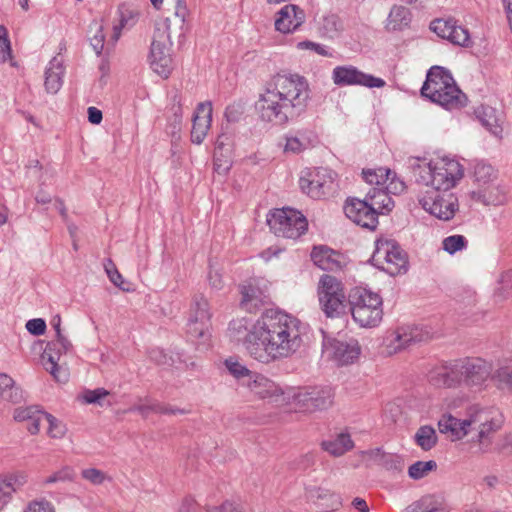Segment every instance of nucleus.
<instances>
[{
	"mask_svg": "<svg viewBox=\"0 0 512 512\" xmlns=\"http://www.w3.org/2000/svg\"><path fill=\"white\" fill-rule=\"evenodd\" d=\"M309 99V85L303 76L278 73L265 84L255 110L261 121L285 126L306 112Z\"/></svg>",
	"mask_w": 512,
	"mask_h": 512,
	"instance_id": "nucleus-1",
	"label": "nucleus"
},
{
	"mask_svg": "<svg viewBox=\"0 0 512 512\" xmlns=\"http://www.w3.org/2000/svg\"><path fill=\"white\" fill-rule=\"evenodd\" d=\"M259 340L251 345L252 358L269 364L296 353L302 345L301 322L278 309H267L255 321Z\"/></svg>",
	"mask_w": 512,
	"mask_h": 512,
	"instance_id": "nucleus-2",
	"label": "nucleus"
},
{
	"mask_svg": "<svg viewBox=\"0 0 512 512\" xmlns=\"http://www.w3.org/2000/svg\"><path fill=\"white\" fill-rule=\"evenodd\" d=\"M502 425L497 410L478 405L470 406L463 418H457L451 413H445L438 421V429L451 441L463 439L471 432H477L472 438L478 443L479 450L485 453L489 450L494 434Z\"/></svg>",
	"mask_w": 512,
	"mask_h": 512,
	"instance_id": "nucleus-3",
	"label": "nucleus"
},
{
	"mask_svg": "<svg viewBox=\"0 0 512 512\" xmlns=\"http://www.w3.org/2000/svg\"><path fill=\"white\" fill-rule=\"evenodd\" d=\"M422 96L448 109L465 106L467 97L457 86L451 73L440 66H433L421 88Z\"/></svg>",
	"mask_w": 512,
	"mask_h": 512,
	"instance_id": "nucleus-4",
	"label": "nucleus"
},
{
	"mask_svg": "<svg viewBox=\"0 0 512 512\" xmlns=\"http://www.w3.org/2000/svg\"><path fill=\"white\" fill-rule=\"evenodd\" d=\"M351 314L364 328L376 327L383 318L382 298L372 291L356 288L350 295Z\"/></svg>",
	"mask_w": 512,
	"mask_h": 512,
	"instance_id": "nucleus-5",
	"label": "nucleus"
},
{
	"mask_svg": "<svg viewBox=\"0 0 512 512\" xmlns=\"http://www.w3.org/2000/svg\"><path fill=\"white\" fill-rule=\"evenodd\" d=\"M371 263L391 276L404 274L408 269L406 253L394 240L389 239L376 241Z\"/></svg>",
	"mask_w": 512,
	"mask_h": 512,
	"instance_id": "nucleus-6",
	"label": "nucleus"
},
{
	"mask_svg": "<svg viewBox=\"0 0 512 512\" xmlns=\"http://www.w3.org/2000/svg\"><path fill=\"white\" fill-rule=\"evenodd\" d=\"M426 189L451 190L464 176L463 165L456 159L443 157L428 163Z\"/></svg>",
	"mask_w": 512,
	"mask_h": 512,
	"instance_id": "nucleus-7",
	"label": "nucleus"
},
{
	"mask_svg": "<svg viewBox=\"0 0 512 512\" xmlns=\"http://www.w3.org/2000/svg\"><path fill=\"white\" fill-rule=\"evenodd\" d=\"M267 224L279 237L297 239L308 228L306 217L292 208L275 209L267 215Z\"/></svg>",
	"mask_w": 512,
	"mask_h": 512,
	"instance_id": "nucleus-8",
	"label": "nucleus"
},
{
	"mask_svg": "<svg viewBox=\"0 0 512 512\" xmlns=\"http://www.w3.org/2000/svg\"><path fill=\"white\" fill-rule=\"evenodd\" d=\"M334 397L335 392L330 386H315L295 391L289 400L295 411L313 413L331 407Z\"/></svg>",
	"mask_w": 512,
	"mask_h": 512,
	"instance_id": "nucleus-9",
	"label": "nucleus"
},
{
	"mask_svg": "<svg viewBox=\"0 0 512 512\" xmlns=\"http://www.w3.org/2000/svg\"><path fill=\"white\" fill-rule=\"evenodd\" d=\"M418 202L426 212L443 221L451 220L459 209L458 198L450 190L425 189Z\"/></svg>",
	"mask_w": 512,
	"mask_h": 512,
	"instance_id": "nucleus-10",
	"label": "nucleus"
},
{
	"mask_svg": "<svg viewBox=\"0 0 512 512\" xmlns=\"http://www.w3.org/2000/svg\"><path fill=\"white\" fill-rule=\"evenodd\" d=\"M170 19L165 20L166 39L163 33H156L151 44L150 65L151 68L160 76L167 78L172 70V58L170 55Z\"/></svg>",
	"mask_w": 512,
	"mask_h": 512,
	"instance_id": "nucleus-11",
	"label": "nucleus"
},
{
	"mask_svg": "<svg viewBox=\"0 0 512 512\" xmlns=\"http://www.w3.org/2000/svg\"><path fill=\"white\" fill-rule=\"evenodd\" d=\"M300 187L304 193L314 199L325 198L335 191V179L333 173L325 168H318L301 177Z\"/></svg>",
	"mask_w": 512,
	"mask_h": 512,
	"instance_id": "nucleus-12",
	"label": "nucleus"
},
{
	"mask_svg": "<svg viewBox=\"0 0 512 512\" xmlns=\"http://www.w3.org/2000/svg\"><path fill=\"white\" fill-rule=\"evenodd\" d=\"M332 80L337 86H364L367 88H382L385 81L382 78L366 74L352 65L336 66L332 71Z\"/></svg>",
	"mask_w": 512,
	"mask_h": 512,
	"instance_id": "nucleus-13",
	"label": "nucleus"
},
{
	"mask_svg": "<svg viewBox=\"0 0 512 512\" xmlns=\"http://www.w3.org/2000/svg\"><path fill=\"white\" fill-rule=\"evenodd\" d=\"M430 337V332L422 327H400L386 338V352L389 355L398 353L412 344L427 341Z\"/></svg>",
	"mask_w": 512,
	"mask_h": 512,
	"instance_id": "nucleus-14",
	"label": "nucleus"
},
{
	"mask_svg": "<svg viewBox=\"0 0 512 512\" xmlns=\"http://www.w3.org/2000/svg\"><path fill=\"white\" fill-rule=\"evenodd\" d=\"M462 384L468 387H481L490 377L491 363L479 357L461 358Z\"/></svg>",
	"mask_w": 512,
	"mask_h": 512,
	"instance_id": "nucleus-15",
	"label": "nucleus"
},
{
	"mask_svg": "<svg viewBox=\"0 0 512 512\" xmlns=\"http://www.w3.org/2000/svg\"><path fill=\"white\" fill-rule=\"evenodd\" d=\"M430 29L439 37L447 39L454 45L462 47L472 45L469 31L465 27L457 25V22L453 19L433 20L430 23Z\"/></svg>",
	"mask_w": 512,
	"mask_h": 512,
	"instance_id": "nucleus-16",
	"label": "nucleus"
},
{
	"mask_svg": "<svg viewBox=\"0 0 512 512\" xmlns=\"http://www.w3.org/2000/svg\"><path fill=\"white\" fill-rule=\"evenodd\" d=\"M344 212L350 220L363 228L374 230L378 225V217L365 199H348Z\"/></svg>",
	"mask_w": 512,
	"mask_h": 512,
	"instance_id": "nucleus-17",
	"label": "nucleus"
},
{
	"mask_svg": "<svg viewBox=\"0 0 512 512\" xmlns=\"http://www.w3.org/2000/svg\"><path fill=\"white\" fill-rule=\"evenodd\" d=\"M344 212L350 220L363 228L374 230L378 225V217L365 199H348Z\"/></svg>",
	"mask_w": 512,
	"mask_h": 512,
	"instance_id": "nucleus-18",
	"label": "nucleus"
},
{
	"mask_svg": "<svg viewBox=\"0 0 512 512\" xmlns=\"http://www.w3.org/2000/svg\"><path fill=\"white\" fill-rule=\"evenodd\" d=\"M323 347L338 365L351 364L360 355V346L356 340L327 339L324 341Z\"/></svg>",
	"mask_w": 512,
	"mask_h": 512,
	"instance_id": "nucleus-19",
	"label": "nucleus"
},
{
	"mask_svg": "<svg viewBox=\"0 0 512 512\" xmlns=\"http://www.w3.org/2000/svg\"><path fill=\"white\" fill-rule=\"evenodd\" d=\"M305 11L295 4H286L275 14V29L283 34L298 30L305 22Z\"/></svg>",
	"mask_w": 512,
	"mask_h": 512,
	"instance_id": "nucleus-20",
	"label": "nucleus"
},
{
	"mask_svg": "<svg viewBox=\"0 0 512 512\" xmlns=\"http://www.w3.org/2000/svg\"><path fill=\"white\" fill-rule=\"evenodd\" d=\"M255 323L250 325L247 318L233 319L228 326L227 335L231 341L242 343L246 352L252 357L251 345L256 344L259 340L258 335L254 333Z\"/></svg>",
	"mask_w": 512,
	"mask_h": 512,
	"instance_id": "nucleus-21",
	"label": "nucleus"
},
{
	"mask_svg": "<svg viewBox=\"0 0 512 512\" xmlns=\"http://www.w3.org/2000/svg\"><path fill=\"white\" fill-rule=\"evenodd\" d=\"M470 197L485 206H500L508 201L506 188L496 181L471 191Z\"/></svg>",
	"mask_w": 512,
	"mask_h": 512,
	"instance_id": "nucleus-22",
	"label": "nucleus"
},
{
	"mask_svg": "<svg viewBox=\"0 0 512 512\" xmlns=\"http://www.w3.org/2000/svg\"><path fill=\"white\" fill-rule=\"evenodd\" d=\"M212 104L211 102H201L198 104L193 116V126L191 131V141L195 144H201L211 126Z\"/></svg>",
	"mask_w": 512,
	"mask_h": 512,
	"instance_id": "nucleus-23",
	"label": "nucleus"
},
{
	"mask_svg": "<svg viewBox=\"0 0 512 512\" xmlns=\"http://www.w3.org/2000/svg\"><path fill=\"white\" fill-rule=\"evenodd\" d=\"M313 263L322 270L340 271L346 265L342 254L326 246H315L311 252Z\"/></svg>",
	"mask_w": 512,
	"mask_h": 512,
	"instance_id": "nucleus-24",
	"label": "nucleus"
},
{
	"mask_svg": "<svg viewBox=\"0 0 512 512\" xmlns=\"http://www.w3.org/2000/svg\"><path fill=\"white\" fill-rule=\"evenodd\" d=\"M51 346V341L47 343L46 348L42 354V361L45 369L57 380L66 381L67 375L64 370L58 365V361L61 355L66 354L71 348L72 344L68 340L67 347H62L61 344H57L54 347Z\"/></svg>",
	"mask_w": 512,
	"mask_h": 512,
	"instance_id": "nucleus-25",
	"label": "nucleus"
},
{
	"mask_svg": "<svg viewBox=\"0 0 512 512\" xmlns=\"http://www.w3.org/2000/svg\"><path fill=\"white\" fill-rule=\"evenodd\" d=\"M481 124L495 137L502 138L504 113L494 107L481 105L475 110Z\"/></svg>",
	"mask_w": 512,
	"mask_h": 512,
	"instance_id": "nucleus-26",
	"label": "nucleus"
},
{
	"mask_svg": "<svg viewBox=\"0 0 512 512\" xmlns=\"http://www.w3.org/2000/svg\"><path fill=\"white\" fill-rule=\"evenodd\" d=\"M367 461L388 471L401 472L404 468V460L401 456L393 453H386L380 448L362 452Z\"/></svg>",
	"mask_w": 512,
	"mask_h": 512,
	"instance_id": "nucleus-27",
	"label": "nucleus"
},
{
	"mask_svg": "<svg viewBox=\"0 0 512 512\" xmlns=\"http://www.w3.org/2000/svg\"><path fill=\"white\" fill-rule=\"evenodd\" d=\"M65 67L63 60L58 56L53 57L45 69L44 86L48 93L56 94L63 84Z\"/></svg>",
	"mask_w": 512,
	"mask_h": 512,
	"instance_id": "nucleus-28",
	"label": "nucleus"
},
{
	"mask_svg": "<svg viewBox=\"0 0 512 512\" xmlns=\"http://www.w3.org/2000/svg\"><path fill=\"white\" fill-rule=\"evenodd\" d=\"M314 134L308 129H301L286 135L284 152L299 154L313 145Z\"/></svg>",
	"mask_w": 512,
	"mask_h": 512,
	"instance_id": "nucleus-29",
	"label": "nucleus"
},
{
	"mask_svg": "<svg viewBox=\"0 0 512 512\" xmlns=\"http://www.w3.org/2000/svg\"><path fill=\"white\" fill-rule=\"evenodd\" d=\"M117 15L119 22L113 26L112 39L116 42L119 40L122 30L131 29L139 19L138 10L132 5L122 3L118 6Z\"/></svg>",
	"mask_w": 512,
	"mask_h": 512,
	"instance_id": "nucleus-30",
	"label": "nucleus"
},
{
	"mask_svg": "<svg viewBox=\"0 0 512 512\" xmlns=\"http://www.w3.org/2000/svg\"><path fill=\"white\" fill-rule=\"evenodd\" d=\"M364 199L377 217L378 214L390 212L394 207V201L384 187L371 188Z\"/></svg>",
	"mask_w": 512,
	"mask_h": 512,
	"instance_id": "nucleus-31",
	"label": "nucleus"
},
{
	"mask_svg": "<svg viewBox=\"0 0 512 512\" xmlns=\"http://www.w3.org/2000/svg\"><path fill=\"white\" fill-rule=\"evenodd\" d=\"M321 448L333 457H340L354 448V441L348 432H340L335 437L322 441Z\"/></svg>",
	"mask_w": 512,
	"mask_h": 512,
	"instance_id": "nucleus-32",
	"label": "nucleus"
},
{
	"mask_svg": "<svg viewBox=\"0 0 512 512\" xmlns=\"http://www.w3.org/2000/svg\"><path fill=\"white\" fill-rule=\"evenodd\" d=\"M44 413L45 411L40 410L38 406H28L16 408L13 416L16 421L29 422L27 429L35 435L40 431V424L43 422V417H40V415Z\"/></svg>",
	"mask_w": 512,
	"mask_h": 512,
	"instance_id": "nucleus-33",
	"label": "nucleus"
},
{
	"mask_svg": "<svg viewBox=\"0 0 512 512\" xmlns=\"http://www.w3.org/2000/svg\"><path fill=\"white\" fill-rule=\"evenodd\" d=\"M345 294L343 284L336 277L328 274L321 276L318 283V298L319 302L333 298L336 296L343 297Z\"/></svg>",
	"mask_w": 512,
	"mask_h": 512,
	"instance_id": "nucleus-34",
	"label": "nucleus"
},
{
	"mask_svg": "<svg viewBox=\"0 0 512 512\" xmlns=\"http://www.w3.org/2000/svg\"><path fill=\"white\" fill-rule=\"evenodd\" d=\"M317 29L321 37L335 39L339 37L344 30V25L338 15L327 14L319 19Z\"/></svg>",
	"mask_w": 512,
	"mask_h": 512,
	"instance_id": "nucleus-35",
	"label": "nucleus"
},
{
	"mask_svg": "<svg viewBox=\"0 0 512 512\" xmlns=\"http://www.w3.org/2000/svg\"><path fill=\"white\" fill-rule=\"evenodd\" d=\"M407 512H447V509L443 497L429 494L412 503Z\"/></svg>",
	"mask_w": 512,
	"mask_h": 512,
	"instance_id": "nucleus-36",
	"label": "nucleus"
},
{
	"mask_svg": "<svg viewBox=\"0 0 512 512\" xmlns=\"http://www.w3.org/2000/svg\"><path fill=\"white\" fill-rule=\"evenodd\" d=\"M240 294V306L250 313L255 312L263 304L261 291L252 285H242Z\"/></svg>",
	"mask_w": 512,
	"mask_h": 512,
	"instance_id": "nucleus-37",
	"label": "nucleus"
},
{
	"mask_svg": "<svg viewBox=\"0 0 512 512\" xmlns=\"http://www.w3.org/2000/svg\"><path fill=\"white\" fill-rule=\"evenodd\" d=\"M210 327L211 322L189 318L186 332L191 339L199 340L201 344H207L211 336Z\"/></svg>",
	"mask_w": 512,
	"mask_h": 512,
	"instance_id": "nucleus-38",
	"label": "nucleus"
},
{
	"mask_svg": "<svg viewBox=\"0 0 512 512\" xmlns=\"http://www.w3.org/2000/svg\"><path fill=\"white\" fill-rule=\"evenodd\" d=\"M0 398L12 403H19L23 399L22 390L15 386L10 376L3 373H0Z\"/></svg>",
	"mask_w": 512,
	"mask_h": 512,
	"instance_id": "nucleus-39",
	"label": "nucleus"
},
{
	"mask_svg": "<svg viewBox=\"0 0 512 512\" xmlns=\"http://www.w3.org/2000/svg\"><path fill=\"white\" fill-rule=\"evenodd\" d=\"M473 177L477 188H480L486 184L495 182L498 178V172L491 164L479 161L474 165Z\"/></svg>",
	"mask_w": 512,
	"mask_h": 512,
	"instance_id": "nucleus-40",
	"label": "nucleus"
},
{
	"mask_svg": "<svg viewBox=\"0 0 512 512\" xmlns=\"http://www.w3.org/2000/svg\"><path fill=\"white\" fill-rule=\"evenodd\" d=\"M319 303L322 311L327 317L336 318L345 313L347 307L346 294H343V297L336 296L333 298H327V300H322Z\"/></svg>",
	"mask_w": 512,
	"mask_h": 512,
	"instance_id": "nucleus-41",
	"label": "nucleus"
},
{
	"mask_svg": "<svg viewBox=\"0 0 512 512\" xmlns=\"http://www.w3.org/2000/svg\"><path fill=\"white\" fill-rule=\"evenodd\" d=\"M212 314L210 312L209 302L202 294H196L193 297L189 318L211 322Z\"/></svg>",
	"mask_w": 512,
	"mask_h": 512,
	"instance_id": "nucleus-42",
	"label": "nucleus"
},
{
	"mask_svg": "<svg viewBox=\"0 0 512 512\" xmlns=\"http://www.w3.org/2000/svg\"><path fill=\"white\" fill-rule=\"evenodd\" d=\"M437 434L432 426H421L414 435L416 444L424 451L431 450L437 443Z\"/></svg>",
	"mask_w": 512,
	"mask_h": 512,
	"instance_id": "nucleus-43",
	"label": "nucleus"
},
{
	"mask_svg": "<svg viewBox=\"0 0 512 512\" xmlns=\"http://www.w3.org/2000/svg\"><path fill=\"white\" fill-rule=\"evenodd\" d=\"M362 175L367 183L375 185V187H384L390 179L392 172L390 169L380 167L377 169H364Z\"/></svg>",
	"mask_w": 512,
	"mask_h": 512,
	"instance_id": "nucleus-44",
	"label": "nucleus"
},
{
	"mask_svg": "<svg viewBox=\"0 0 512 512\" xmlns=\"http://www.w3.org/2000/svg\"><path fill=\"white\" fill-rule=\"evenodd\" d=\"M428 380L431 385L437 388H452L450 385L451 379H449L444 362L436 365L430 370Z\"/></svg>",
	"mask_w": 512,
	"mask_h": 512,
	"instance_id": "nucleus-45",
	"label": "nucleus"
},
{
	"mask_svg": "<svg viewBox=\"0 0 512 512\" xmlns=\"http://www.w3.org/2000/svg\"><path fill=\"white\" fill-rule=\"evenodd\" d=\"M40 417H43V422L45 421L48 423L47 434L51 438L61 439L65 436L67 428L62 421L58 420L52 414L47 412L41 414Z\"/></svg>",
	"mask_w": 512,
	"mask_h": 512,
	"instance_id": "nucleus-46",
	"label": "nucleus"
},
{
	"mask_svg": "<svg viewBox=\"0 0 512 512\" xmlns=\"http://www.w3.org/2000/svg\"><path fill=\"white\" fill-rule=\"evenodd\" d=\"M437 464L433 460L417 461L413 463L408 469V475L415 480L425 477L429 472L435 470Z\"/></svg>",
	"mask_w": 512,
	"mask_h": 512,
	"instance_id": "nucleus-47",
	"label": "nucleus"
},
{
	"mask_svg": "<svg viewBox=\"0 0 512 512\" xmlns=\"http://www.w3.org/2000/svg\"><path fill=\"white\" fill-rule=\"evenodd\" d=\"M467 245V239L463 235L459 234L448 236L442 241L443 250L451 255L466 249Z\"/></svg>",
	"mask_w": 512,
	"mask_h": 512,
	"instance_id": "nucleus-48",
	"label": "nucleus"
},
{
	"mask_svg": "<svg viewBox=\"0 0 512 512\" xmlns=\"http://www.w3.org/2000/svg\"><path fill=\"white\" fill-rule=\"evenodd\" d=\"M408 10L403 6H393L389 13L388 21L392 29H401L408 23Z\"/></svg>",
	"mask_w": 512,
	"mask_h": 512,
	"instance_id": "nucleus-49",
	"label": "nucleus"
},
{
	"mask_svg": "<svg viewBox=\"0 0 512 512\" xmlns=\"http://www.w3.org/2000/svg\"><path fill=\"white\" fill-rule=\"evenodd\" d=\"M461 364V358L444 362L449 379H451L450 385L452 388H457L462 385Z\"/></svg>",
	"mask_w": 512,
	"mask_h": 512,
	"instance_id": "nucleus-50",
	"label": "nucleus"
},
{
	"mask_svg": "<svg viewBox=\"0 0 512 512\" xmlns=\"http://www.w3.org/2000/svg\"><path fill=\"white\" fill-rule=\"evenodd\" d=\"M90 32H94L93 36L90 37V44L97 55L102 53L104 48L105 35L103 32V26L98 22L94 21L90 25Z\"/></svg>",
	"mask_w": 512,
	"mask_h": 512,
	"instance_id": "nucleus-51",
	"label": "nucleus"
},
{
	"mask_svg": "<svg viewBox=\"0 0 512 512\" xmlns=\"http://www.w3.org/2000/svg\"><path fill=\"white\" fill-rule=\"evenodd\" d=\"M76 473L74 469L70 466L62 467L60 470L54 472L52 475L45 478L43 481L44 484H54L57 482H67L73 481L75 479Z\"/></svg>",
	"mask_w": 512,
	"mask_h": 512,
	"instance_id": "nucleus-52",
	"label": "nucleus"
},
{
	"mask_svg": "<svg viewBox=\"0 0 512 512\" xmlns=\"http://www.w3.org/2000/svg\"><path fill=\"white\" fill-rule=\"evenodd\" d=\"M81 476L83 479H85L86 481L93 485H101L106 480H111V478L105 472L97 468L83 469L81 471Z\"/></svg>",
	"mask_w": 512,
	"mask_h": 512,
	"instance_id": "nucleus-53",
	"label": "nucleus"
},
{
	"mask_svg": "<svg viewBox=\"0 0 512 512\" xmlns=\"http://www.w3.org/2000/svg\"><path fill=\"white\" fill-rule=\"evenodd\" d=\"M10 58L11 44L8 37V31L5 26L0 25V63H4Z\"/></svg>",
	"mask_w": 512,
	"mask_h": 512,
	"instance_id": "nucleus-54",
	"label": "nucleus"
},
{
	"mask_svg": "<svg viewBox=\"0 0 512 512\" xmlns=\"http://www.w3.org/2000/svg\"><path fill=\"white\" fill-rule=\"evenodd\" d=\"M109 395V392L104 388H97L95 390H86L82 394V399L87 404L102 405V400Z\"/></svg>",
	"mask_w": 512,
	"mask_h": 512,
	"instance_id": "nucleus-55",
	"label": "nucleus"
},
{
	"mask_svg": "<svg viewBox=\"0 0 512 512\" xmlns=\"http://www.w3.org/2000/svg\"><path fill=\"white\" fill-rule=\"evenodd\" d=\"M225 366L227 370L232 374L235 378L240 379L246 376H251L250 370L242 365L241 363L233 360L232 358L227 359L225 361Z\"/></svg>",
	"mask_w": 512,
	"mask_h": 512,
	"instance_id": "nucleus-56",
	"label": "nucleus"
},
{
	"mask_svg": "<svg viewBox=\"0 0 512 512\" xmlns=\"http://www.w3.org/2000/svg\"><path fill=\"white\" fill-rule=\"evenodd\" d=\"M51 325L56 332V339L51 341V346L54 347L57 344H61L62 347H67L68 339L62 334L61 331V317L59 315H55L51 320Z\"/></svg>",
	"mask_w": 512,
	"mask_h": 512,
	"instance_id": "nucleus-57",
	"label": "nucleus"
},
{
	"mask_svg": "<svg viewBox=\"0 0 512 512\" xmlns=\"http://www.w3.org/2000/svg\"><path fill=\"white\" fill-rule=\"evenodd\" d=\"M149 357L152 361H154L158 365H172L173 364L172 357L169 356L168 354H166L164 352V350L159 349V348L152 349L149 352Z\"/></svg>",
	"mask_w": 512,
	"mask_h": 512,
	"instance_id": "nucleus-58",
	"label": "nucleus"
},
{
	"mask_svg": "<svg viewBox=\"0 0 512 512\" xmlns=\"http://www.w3.org/2000/svg\"><path fill=\"white\" fill-rule=\"evenodd\" d=\"M26 329L32 335L40 336L45 333L46 323L41 318L31 319L27 321Z\"/></svg>",
	"mask_w": 512,
	"mask_h": 512,
	"instance_id": "nucleus-59",
	"label": "nucleus"
},
{
	"mask_svg": "<svg viewBox=\"0 0 512 512\" xmlns=\"http://www.w3.org/2000/svg\"><path fill=\"white\" fill-rule=\"evenodd\" d=\"M243 106L240 103L228 105L225 110V117L228 122H237L243 114Z\"/></svg>",
	"mask_w": 512,
	"mask_h": 512,
	"instance_id": "nucleus-60",
	"label": "nucleus"
},
{
	"mask_svg": "<svg viewBox=\"0 0 512 512\" xmlns=\"http://www.w3.org/2000/svg\"><path fill=\"white\" fill-rule=\"evenodd\" d=\"M24 512H55L53 505L46 501H32Z\"/></svg>",
	"mask_w": 512,
	"mask_h": 512,
	"instance_id": "nucleus-61",
	"label": "nucleus"
},
{
	"mask_svg": "<svg viewBox=\"0 0 512 512\" xmlns=\"http://www.w3.org/2000/svg\"><path fill=\"white\" fill-rule=\"evenodd\" d=\"M297 47L300 49L312 50L321 56H331V54L328 52V50L326 49V47L324 45H321V44H318V43H315L312 41L307 40V41L299 42Z\"/></svg>",
	"mask_w": 512,
	"mask_h": 512,
	"instance_id": "nucleus-62",
	"label": "nucleus"
},
{
	"mask_svg": "<svg viewBox=\"0 0 512 512\" xmlns=\"http://www.w3.org/2000/svg\"><path fill=\"white\" fill-rule=\"evenodd\" d=\"M392 174H393V177H390L389 184L384 188H385L386 192H388V194L389 193L400 194L406 189V185L402 180L397 179L395 177L394 173H392Z\"/></svg>",
	"mask_w": 512,
	"mask_h": 512,
	"instance_id": "nucleus-63",
	"label": "nucleus"
},
{
	"mask_svg": "<svg viewBox=\"0 0 512 512\" xmlns=\"http://www.w3.org/2000/svg\"><path fill=\"white\" fill-rule=\"evenodd\" d=\"M111 267L105 266L106 273L110 279V281L117 287H121L123 284L122 275L118 272V270L114 267L111 261H109Z\"/></svg>",
	"mask_w": 512,
	"mask_h": 512,
	"instance_id": "nucleus-64",
	"label": "nucleus"
}]
</instances>
